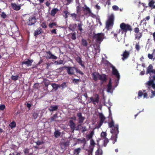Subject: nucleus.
<instances>
[{"mask_svg": "<svg viewBox=\"0 0 155 155\" xmlns=\"http://www.w3.org/2000/svg\"><path fill=\"white\" fill-rule=\"evenodd\" d=\"M108 126L110 128L112 127L110 132L112 134L111 139L112 140V143L114 144L117 141V135L119 133L118 126L117 125L114 126V122L112 119L111 122L108 123Z\"/></svg>", "mask_w": 155, "mask_h": 155, "instance_id": "1", "label": "nucleus"}, {"mask_svg": "<svg viewBox=\"0 0 155 155\" xmlns=\"http://www.w3.org/2000/svg\"><path fill=\"white\" fill-rule=\"evenodd\" d=\"M114 17L113 14L109 15L106 22V27L107 30L111 29L114 25Z\"/></svg>", "mask_w": 155, "mask_h": 155, "instance_id": "2", "label": "nucleus"}, {"mask_svg": "<svg viewBox=\"0 0 155 155\" xmlns=\"http://www.w3.org/2000/svg\"><path fill=\"white\" fill-rule=\"evenodd\" d=\"M120 28L122 31V33H126L127 31H131L132 30V27L130 25L128 24H126L124 22L120 24Z\"/></svg>", "mask_w": 155, "mask_h": 155, "instance_id": "3", "label": "nucleus"}, {"mask_svg": "<svg viewBox=\"0 0 155 155\" xmlns=\"http://www.w3.org/2000/svg\"><path fill=\"white\" fill-rule=\"evenodd\" d=\"M110 67L112 68V74L117 78V83L118 82L120 79V75L118 71L115 67L111 64H110Z\"/></svg>", "mask_w": 155, "mask_h": 155, "instance_id": "4", "label": "nucleus"}, {"mask_svg": "<svg viewBox=\"0 0 155 155\" xmlns=\"http://www.w3.org/2000/svg\"><path fill=\"white\" fill-rule=\"evenodd\" d=\"M104 34L103 33L95 34L93 38L96 39L97 41H102L104 39Z\"/></svg>", "mask_w": 155, "mask_h": 155, "instance_id": "5", "label": "nucleus"}, {"mask_svg": "<svg viewBox=\"0 0 155 155\" xmlns=\"http://www.w3.org/2000/svg\"><path fill=\"white\" fill-rule=\"evenodd\" d=\"M95 97H91L90 98V100H88V101L89 103L92 102L94 105H96V103L98 104L99 102V95L97 94L95 95Z\"/></svg>", "mask_w": 155, "mask_h": 155, "instance_id": "6", "label": "nucleus"}, {"mask_svg": "<svg viewBox=\"0 0 155 155\" xmlns=\"http://www.w3.org/2000/svg\"><path fill=\"white\" fill-rule=\"evenodd\" d=\"M77 115L78 117V123L79 124L77 126V127H79V126H81V125L84 122V121L85 119V117H84L82 116V114L81 112L77 113Z\"/></svg>", "mask_w": 155, "mask_h": 155, "instance_id": "7", "label": "nucleus"}, {"mask_svg": "<svg viewBox=\"0 0 155 155\" xmlns=\"http://www.w3.org/2000/svg\"><path fill=\"white\" fill-rule=\"evenodd\" d=\"M145 90H143V91L140 90L138 93V98L141 97L143 95V97L144 98H148V94L147 93L145 92Z\"/></svg>", "mask_w": 155, "mask_h": 155, "instance_id": "8", "label": "nucleus"}, {"mask_svg": "<svg viewBox=\"0 0 155 155\" xmlns=\"http://www.w3.org/2000/svg\"><path fill=\"white\" fill-rule=\"evenodd\" d=\"M75 68L74 67L67 66L66 70L69 75H73L74 73V69Z\"/></svg>", "mask_w": 155, "mask_h": 155, "instance_id": "9", "label": "nucleus"}, {"mask_svg": "<svg viewBox=\"0 0 155 155\" xmlns=\"http://www.w3.org/2000/svg\"><path fill=\"white\" fill-rule=\"evenodd\" d=\"M99 117L100 119V122L98 124V127H100L103 124L106 118L102 113H99Z\"/></svg>", "mask_w": 155, "mask_h": 155, "instance_id": "10", "label": "nucleus"}, {"mask_svg": "<svg viewBox=\"0 0 155 155\" xmlns=\"http://www.w3.org/2000/svg\"><path fill=\"white\" fill-rule=\"evenodd\" d=\"M36 22V19L35 16H30L27 22L28 25H32L35 24Z\"/></svg>", "mask_w": 155, "mask_h": 155, "instance_id": "11", "label": "nucleus"}, {"mask_svg": "<svg viewBox=\"0 0 155 155\" xmlns=\"http://www.w3.org/2000/svg\"><path fill=\"white\" fill-rule=\"evenodd\" d=\"M69 125L71 130L74 131V130H79V127H78L75 129V124L72 120H70L69 122Z\"/></svg>", "mask_w": 155, "mask_h": 155, "instance_id": "12", "label": "nucleus"}, {"mask_svg": "<svg viewBox=\"0 0 155 155\" xmlns=\"http://www.w3.org/2000/svg\"><path fill=\"white\" fill-rule=\"evenodd\" d=\"M154 73L155 74V70L153 69V67L151 64H150L147 69L146 74H151Z\"/></svg>", "mask_w": 155, "mask_h": 155, "instance_id": "13", "label": "nucleus"}, {"mask_svg": "<svg viewBox=\"0 0 155 155\" xmlns=\"http://www.w3.org/2000/svg\"><path fill=\"white\" fill-rule=\"evenodd\" d=\"M46 53H47L46 57L47 58L55 59L57 58L56 56L52 54L51 52L49 51H46Z\"/></svg>", "mask_w": 155, "mask_h": 155, "instance_id": "14", "label": "nucleus"}, {"mask_svg": "<svg viewBox=\"0 0 155 155\" xmlns=\"http://www.w3.org/2000/svg\"><path fill=\"white\" fill-rule=\"evenodd\" d=\"M77 14L75 13H72L71 14V16L72 18L74 20L77 21H79L80 20L81 17V14Z\"/></svg>", "mask_w": 155, "mask_h": 155, "instance_id": "15", "label": "nucleus"}, {"mask_svg": "<svg viewBox=\"0 0 155 155\" xmlns=\"http://www.w3.org/2000/svg\"><path fill=\"white\" fill-rule=\"evenodd\" d=\"M130 54V52L129 51H127L125 50L123 52L122 54L121 55L123 57L122 58V59L123 61H124L125 60L127 59L129 57Z\"/></svg>", "mask_w": 155, "mask_h": 155, "instance_id": "16", "label": "nucleus"}, {"mask_svg": "<svg viewBox=\"0 0 155 155\" xmlns=\"http://www.w3.org/2000/svg\"><path fill=\"white\" fill-rule=\"evenodd\" d=\"M33 62V60L32 59L30 60L28 59L27 61H23L21 62V64L23 65L24 64H25L26 66L28 67L31 66L32 63Z\"/></svg>", "mask_w": 155, "mask_h": 155, "instance_id": "17", "label": "nucleus"}, {"mask_svg": "<svg viewBox=\"0 0 155 155\" xmlns=\"http://www.w3.org/2000/svg\"><path fill=\"white\" fill-rule=\"evenodd\" d=\"M76 61L84 69L85 68V66L84 64V62H83L81 59V58L80 57H78L76 59Z\"/></svg>", "mask_w": 155, "mask_h": 155, "instance_id": "18", "label": "nucleus"}, {"mask_svg": "<svg viewBox=\"0 0 155 155\" xmlns=\"http://www.w3.org/2000/svg\"><path fill=\"white\" fill-rule=\"evenodd\" d=\"M83 11L84 12V15H86L88 14L91 13V11L90 8L86 5H84V7H83Z\"/></svg>", "mask_w": 155, "mask_h": 155, "instance_id": "19", "label": "nucleus"}, {"mask_svg": "<svg viewBox=\"0 0 155 155\" xmlns=\"http://www.w3.org/2000/svg\"><path fill=\"white\" fill-rule=\"evenodd\" d=\"M146 84L148 86V88L149 89H150V86H151L153 89H155V84L154 82H153V81H149Z\"/></svg>", "mask_w": 155, "mask_h": 155, "instance_id": "20", "label": "nucleus"}, {"mask_svg": "<svg viewBox=\"0 0 155 155\" xmlns=\"http://www.w3.org/2000/svg\"><path fill=\"white\" fill-rule=\"evenodd\" d=\"M11 6L14 10L16 11L19 10L21 9V5H17L15 3H12L11 4Z\"/></svg>", "mask_w": 155, "mask_h": 155, "instance_id": "21", "label": "nucleus"}, {"mask_svg": "<svg viewBox=\"0 0 155 155\" xmlns=\"http://www.w3.org/2000/svg\"><path fill=\"white\" fill-rule=\"evenodd\" d=\"M43 31L41 28H38L35 31L34 34V36H37L38 35L43 33Z\"/></svg>", "mask_w": 155, "mask_h": 155, "instance_id": "22", "label": "nucleus"}, {"mask_svg": "<svg viewBox=\"0 0 155 155\" xmlns=\"http://www.w3.org/2000/svg\"><path fill=\"white\" fill-rule=\"evenodd\" d=\"M100 74L98 73L94 72L92 73V75L93 80L95 81H96L98 80L99 78V75Z\"/></svg>", "mask_w": 155, "mask_h": 155, "instance_id": "23", "label": "nucleus"}, {"mask_svg": "<svg viewBox=\"0 0 155 155\" xmlns=\"http://www.w3.org/2000/svg\"><path fill=\"white\" fill-rule=\"evenodd\" d=\"M98 79L103 82L106 81L107 80L106 75L105 74H103L102 75L100 74Z\"/></svg>", "mask_w": 155, "mask_h": 155, "instance_id": "24", "label": "nucleus"}, {"mask_svg": "<svg viewBox=\"0 0 155 155\" xmlns=\"http://www.w3.org/2000/svg\"><path fill=\"white\" fill-rule=\"evenodd\" d=\"M112 89L111 79L110 78L109 80V83L107 85V91L108 92H110Z\"/></svg>", "mask_w": 155, "mask_h": 155, "instance_id": "25", "label": "nucleus"}, {"mask_svg": "<svg viewBox=\"0 0 155 155\" xmlns=\"http://www.w3.org/2000/svg\"><path fill=\"white\" fill-rule=\"evenodd\" d=\"M45 86L46 87L47 89L48 90V86L50 84V81L46 78H45L43 80Z\"/></svg>", "mask_w": 155, "mask_h": 155, "instance_id": "26", "label": "nucleus"}, {"mask_svg": "<svg viewBox=\"0 0 155 155\" xmlns=\"http://www.w3.org/2000/svg\"><path fill=\"white\" fill-rule=\"evenodd\" d=\"M58 10L57 8H54L51 10V15L53 17L58 12Z\"/></svg>", "mask_w": 155, "mask_h": 155, "instance_id": "27", "label": "nucleus"}, {"mask_svg": "<svg viewBox=\"0 0 155 155\" xmlns=\"http://www.w3.org/2000/svg\"><path fill=\"white\" fill-rule=\"evenodd\" d=\"M58 117V114H55L54 115L51 117L50 119V122H52L53 121H56V119Z\"/></svg>", "mask_w": 155, "mask_h": 155, "instance_id": "28", "label": "nucleus"}, {"mask_svg": "<svg viewBox=\"0 0 155 155\" xmlns=\"http://www.w3.org/2000/svg\"><path fill=\"white\" fill-rule=\"evenodd\" d=\"M51 85L53 88L55 90V91H56L58 87H59V85L55 83H52L51 84Z\"/></svg>", "mask_w": 155, "mask_h": 155, "instance_id": "29", "label": "nucleus"}, {"mask_svg": "<svg viewBox=\"0 0 155 155\" xmlns=\"http://www.w3.org/2000/svg\"><path fill=\"white\" fill-rule=\"evenodd\" d=\"M58 108V107L57 106H51L48 108V110L50 111H53L56 110Z\"/></svg>", "mask_w": 155, "mask_h": 155, "instance_id": "30", "label": "nucleus"}, {"mask_svg": "<svg viewBox=\"0 0 155 155\" xmlns=\"http://www.w3.org/2000/svg\"><path fill=\"white\" fill-rule=\"evenodd\" d=\"M94 134V130H93L91 132V133L88 134H87L86 137L88 140L91 139L93 137V135Z\"/></svg>", "mask_w": 155, "mask_h": 155, "instance_id": "31", "label": "nucleus"}, {"mask_svg": "<svg viewBox=\"0 0 155 155\" xmlns=\"http://www.w3.org/2000/svg\"><path fill=\"white\" fill-rule=\"evenodd\" d=\"M81 149L80 148H78L74 150V155H78L81 152Z\"/></svg>", "mask_w": 155, "mask_h": 155, "instance_id": "32", "label": "nucleus"}, {"mask_svg": "<svg viewBox=\"0 0 155 155\" xmlns=\"http://www.w3.org/2000/svg\"><path fill=\"white\" fill-rule=\"evenodd\" d=\"M9 126L11 129H13L16 127V123L14 121H13L9 124Z\"/></svg>", "mask_w": 155, "mask_h": 155, "instance_id": "33", "label": "nucleus"}, {"mask_svg": "<svg viewBox=\"0 0 155 155\" xmlns=\"http://www.w3.org/2000/svg\"><path fill=\"white\" fill-rule=\"evenodd\" d=\"M78 30L80 31L81 32H82V26L83 25L81 21L80 22V23H78Z\"/></svg>", "mask_w": 155, "mask_h": 155, "instance_id": "34", "label": "nucleus"}, {"mask_svg": "<svg viewBox=\"0 0 155 155\" xmlns=\"http://www.w3.org/2000/svg\"><path fill=\"white\" fill-rule=\"evenodd\" d=\"M87 41L84 39H82V45L84 46H87Z\"/></svg>", "mask_w": 155, "mask_h": 155, "instance_id": "35", "label": "nucleus"}, {"mask_svg": "<svg viewBox=\"0 0 155 155\" xmlns=\"http://www.w3.org/2000/svg\"><path fill=\"white\" fill-rule=\"evenodd\" d=\"M61 135V133L58 130L55 131L54 132V136L55 137L57 138Z\"/></svg>", "mask_w": 155, "mask_h": 155, "instance_id": "36", "label": "nucleus"}, {"mask_svg": "<svg viewBox=\"0 0 155 155\" xmlns=\"http://www.w3.org/2000/svg\"><path fill=\"white\" fill-rule=\"evenodd\" d=\"M19 78V77L18 75H16V76L12 75L11 76V79L12 80L16 81Z\"/></svg>", "mask_w": 155, "mask_h": 155, "instance_id": "37", "label": "nucleus"}, {"mask_svg": "<svg viewBox=\"0 0 155 155\" xmlns=\"http://www.w3.org/2000/svg\"><path fill=\"white\" fill-rule=\"evenodd\" d=\"M53 26H55L56 27H58V26L57 24V23L56 22H52V23H50L49 24V28H53Z\"/></svg>", "mask_w": 155, "mask_h": 155, "instance_id": "38", "label": "nucleus"}, {"mask_svg": "<svg viewBox=\"0 0 155 155\" xmlns=\"http://www.w3.org/2000/svg\"><path fill=\"white\" fill-rule=\"evenodd\" d=\"M63 13L64 14V17L65 18H67L68 17V15L69 13L68 12V11L67 10H64L63 11Z\"/></svg>", "mask_w": 155, "mask_h": 155, "instance_id": "39", "label": "nucleus"}, {"mask_svg": "<svg viewBox=\"0 0 155 155\" xmlns=\"http://www.w3.org/2000/svg\"><path fill=\"white\" fill-rule=\"evenodd\" d=\"M38 116V113L37 112H34L32 114V117L34 119H36Z\"/></svg>", "mask_w": 155, "mask_h": 155, "instance_id": "40", "label": "nucleus"}, {"mask_svg": "<svg viewBox=\"0 0 155 155\" xmlns=\"http://www.w3.org/2000/svg\"><path fill=\"white\" fill-rule=\"evenodd\" d=\"M66 87L67 85L65 82H63L61 84L59 85V87H61L62 90L64 89Z\"/></svg>", "mask_w": 155, "mask_h": 155, "instance_id": "41", "label": "nucleus"}, {"mask_svg": "<svg viewBox=\"0 0 155 155\" xmlns=\"http://www.w3.org/2000/svg\"><path fill=\"white\" fill-rule=\"evenodd\" d=\"M107 135V134L105 132H102L101 134V137L103 139L106 138Z\"/></svg>", "mask_w": 155, "mask_h": 155, "instance_id": "42", "label": "nucleus"}, {"mask_svg": "<svg viewBox=\"0 0 155 155\" xmlns=\"http://www.w3.org/2000/svg\"><path fill=\"white\" fill-rule=\"evenodd\" d=\"M135 48L136 49L137 51H139L140 49V46L139 44V43H136Z\"/></svg>", "mask_w": 155, "mask_h": 155, "instance_id": "43", "label": "nucleus"}, {"mask_svg": "<svg viewBox=\"0 0 155 155\" xmlns=\"http://www.w3.org/2000/svg\"><path fill=\"white\" fill-rule=\"evenodd\" d=\"M151 92L152 94L150 96V97L151 98H152L154 97H155V91H153V90H151Z\"/></svg>", "mask_w": 155, "mask_h": 155, "instance_id": "44", "label": "nucleus"}, {"mask_svg": "<svg viewBox=\"0 0 155 155\" xmlns=\"http://www.w3.org/2000/svg\"><path fill=\"white\" fill-rule=\"evenodd\" d=\"M1 16L3 18H7V15L4 12H2L1 14Z\"/></svg>", "mask_w": 155, "mask_h": 155, "instance_id": "45", "label": "nucleus"}, {"mask_svg": "<svg viewBox=\"0 0 155 155\" xmlns=\"http://www.w3.org/2000/svg\"><path fill=\"white\" fill-rule=\"evenodd\" d=\"M155 3V2L154 0H151L149 3L148 5L150 7H152L153 5Z\"/></svg>", "mask_w": 155, "mask_h": 155, "instance_id": "46", "label": "nucleus"}, {"mask_svg": "<svg viewBox=\"0 0 155 155\" xmlns=\"http://www.w3.org/2000/svg\"><path fill=\"white\" fill-rule=\"evenodd\" d=\"M104 139V147H106L107 143L109 142L108 139L107 138H105Z\"/></svg>", "mask_w": 155, "mask_h": 155, "instance_id": "47", "label": "nucleus"}, {"mask_svg": "<svg viewBox=\"0 0 155 155\" xmlns=\"http://www.w3.org/2000/svg\"><path fill=\"white\" fill-rule=\"evenodd\" d=\"M75 70H76V72L79 73V74L83 75L84 74V73L81 71L80 70L78 69L75 68Z\"/></svg>", "mask_w": 155, "mask_h": 155, "instance_id": "48", "label": "nucleus"}, {"mask_svg": "<svg viewBox=\"0 0 155 155\" xmlns=\"http://www.w3.org/2000/svg\"><path fill=\"white\" fill-rule=\"evenodd\" d=\"M71 35H72L71 37V39L73 40H75L76 38L75 32H74V33L72 34Z\"/></svg>", "mask_w": 155, "mask_h": 155, "instance_id": "49", "label": "nucleus"}, {"mask_svg": "<svg viewBox=\"0 0 155 155\" xmlns=\"http://www.w3.org/2000/svg\"><path fill=\"white\" fill-rule=\"evenodd\" d=\"M150 19V17L149 16H147L145 18H144L141 21V23L143 21H146V20L148 21Z\"/></svg>", "mask_w": 155, "mask_h": 155, "instance_id": "50", "label": "nucleus"}, {"mask_svg": "<svg viewBox=\"0 0 155 155\" xmlns=\"http://www.w3.org/2000/svg\"><path fill=\"white\" fill-rule=\"evenodd\" d=\"M76 12L78 14H80V6H77L76 7Z\"/></svg>", "mask_w": 155, "mask_h": 155, "instance_id": "51", "label": "nucleus"}, {"mask_svg": "<svg viewBox=\"0 0 155 155\" xmlns=\"http://www.w3.org/2000/svg\"><path fill=\"white\" fill-rule=\"evenodd\" d=\"M41 26L43 28H46L47 27L46 23L44 22L41 24Z\"/></svg>", "mask_w": 155, "mask_h": 155, "instance_id": "52", "label": "nucleus"}, {"mask_svg": "<svg viewBox=\"0 0 155 155\" xmlns=\"http://www.w3.org/2000/svg\"><path fill=\"white\" fill-rule=\"evenodd\" d=\"M142 36V33H140L137 35V36L136 37V38L138 39H140Z\"/></svg>", "mask_w": 155, "mask_h": 155, "instance_id": "53", "label": "nucleus"}, {"mask_svg": "<svg viewBox=\"0 0 155 155\" xmlns=\"http://www.w3.org/2000/svg\"><path fill=\"white\" fill-rule=\"evenodd\" d=\"M90 143L91 145L94 146L95 143L93 139H91L90 141Z\"/></svg>", "mask_w": 155, "mask_h": 155, "instance_id": "54", "label": "nucleus"}, {"mask_svg": "<svg viewBox=\"0 0 155 155\" xmlns=\"http://www.w3.org/2000/svg\"><path fill=\"white\" fill-rule=\"evenodd\" d=\"M79 79H74L73 80V82L74 83H78L80 82Z\"/></svg>", "mask_w": 155, "mask_h": 155, "instance_id": "55", "label": "nucleus"}, {"mask_svg": "<svg viewBox=\"0 0 155 155\" xmlns=\"http://www.w3.org/2000/svg\"><path fill=\"white\" fill-rule=\"evenodd\" d=\"M66 67H67V66H64L62 67H61L59 68L58 70L60 71L61 72L63 71L64 69L66 70Z\"/></svg>", "mask_w": 155, "mask_h": 155, "instance_id": "56", "label": "nucleus"}, {"mask_svg": "<svg viewBox=\"0 0 155 155\" xmlns=\"http://www.w3.org/2000/svg\"><path fill=\"white\" fill-rule=\"evenodd\" d=\"M112 8L114 11H117L118 10L119 8L117 5H114L112 7Z\"/></svg>", "mask_w": 155, "mask_h": 155, "instance_id": "57", "label": "nucleus"}, {"mask_svg": "<svg viewBox=\"0 0 155 155\" xmlns=\"http://www.w3.org/2000/svg\"><path fill=\"white\" fill-rule=\"evenodd\" d=\"M78 140L81 141V142L84 143L85 144L86 143V140L84 138H83L82 140L80 139H78Z\"/></svg>", "mask_w": 155, "mask_h": 155, "instance_id": "58", "label": "nucleus"}, {"mask_svg": "<svg viewBox=\"0 0 155 155\" xmlns=\"http://www.w3.org/2000/svg\"><path fill=\"white\" fill-rule=\"evenodd\" d=\"M5 107V106L4 105H0V110H3Z\"/></svg>", "mask_w": 155, "mask_h": 155, "instance_id": "59", "label": "nucleus"}, {"mask_svg": "<svg viewBox=\"0 0 155 155\" xmlns=\"http://www.w3.org/2000/svg\"><path fill=\"white\" fill-rule=\"evenodd\" d=\"M139 28H137H137H134V32L136 33H138V32H139Z\"/></svg>", "mask_w": 155, "mask_h": 155, "instance_id": "60", "label": "nucleus"}, {"mask_svg": "<svg viewBox=\"0 0 155 155\" xmlns=\"http://www.w3.org/2000/svg\"><path fill=\"white\" fill-rule=\"evenodd\" d=\"M82 132H84L85 131H86L87 130L86 127L85 126L82 127Z\"/></svg>", "mask_w": 155, "mask_h": 155, "instance_id": "61", "label": "nucleus"}, {"mask_svg": "<svg viewBox=\"0 0 155 155\" xmlns=\"http://www.w3.org/2000/svg\"><path fill=\"white\" fill-rule=\"evenodd\" d=\"M66 1L67 2L66 5H68L70 4L73 1V0H66Z\"/></svg>", "mask_w": 155, "mask_h": 155, "instance_id": "62", "label": "nucleus"}, {"mask_svg": "<svg viewBox=\"0 0 155 155\" xmlns=\"http://www.w3.org/2000/svg\"><path fill=\"white\" fill-rule=\"evenodd\" d=\"M148 57L149 59H152L153 58V56L152 54H149L148 55Z\"/></svg>", "mask_w": 155, "mask_h": 155, "instance_id": "63", "label": "nucleus"}, {"mask_svg": "<svg viewBox=\"0 0 155 155\" xmlns=\"http://www.w3.org/2000/svg\"><path fill=\"white\" fill-rule=\"evenodd\" d=\"M51 33L52 34H57L56 29H53L51 31Z\"/></svg>", "mask_w": 155, "mask_h": 155, "instance_id": "64", "label": "nucleus"}]
</instances>
